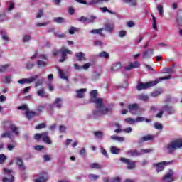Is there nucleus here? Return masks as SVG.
<instances>
[{
  "label": "nucleus",
  "instance_id": "0e129e2a",
  "mask_svg": "<svg viewBox=\"0 0 182 182\" xmlns=\"http://www.w3.org/2000/svg\"><path fill=\"white\" fill-rule=\"evenodd\" d=\"M79 22H88V18L85 16H81L80 18H77Z\"/></svg>",
  "mask_w": 182,
  "mask_h": 182
},
{
  "label": "nucleus",
  "instance_id": "ea45409f",
  "mask_svg": "<svg viewBox=\"0 0 182 182\" xmlns=\"http://www.w3.org/2000/svg\"><path fill=\"white\" fill-rule=\"evenodd\" d=\"M26 80V83H28V85L32 83V82H35L38 79V76L31 77L30 78H24Z\"/></svg>",
  "mask_w": 182,
  "mask_h": 182
},
{
  "label": "nucleus",
  "instance_id": "e2e57ef3",
  "mask_svg": "<svg viewBox=\"0 0 182 182\" xmlns=\"http://www.w3.org/2000/svg\"><path fill=\"white\" fill-rule=\"evenodd\" d=\"M157 9L159 12V15H161V16H163V14L164 13V11H163V6H157Z\"/></svg>",
  "mask_w": 182,
  "mask_h": 182
},
{
  "label": "nucleus",
  "instance_id": "f8f14e48",
  "mask_svg": "<svg viewBox=\"0 0 182 182\" xmlns=\"http://www.w3.org/2000/svg\"><path fill=\"white\" fill-rule=\"evenodd\" d=\"M154 50L153 48H149V49L145 50L142 54L143 58L144 59H149V58H151V56H153Z\"/></svg>",
  "mask_w": 182,
  "mask_h": 182
},
{
  "label": "nucleus",
  "instance_id": "338daca9",
  "mask_svg": "<svg viewBox=\"0 0 182 182\" xmlns=\"http://www.w3.org/2000/svg\"><path fill=\"white\" fill-rule=\"evenodd\" d=\"M131 65L132 66V68H139L140 66V63L138 61H135L134 63H131Z\"/></svg>",
  "mask_w": 182,
  "mask_h": 182
},
{
  "label": "nucleus",
  "instance_id": "2eb2a0df",
  "mask_svg": "<svg viewBox=\"0 0 182 182\" xmlns=\"http://www.w3.org/2000/svg\"><path fill=\"white\" fill-rule=\"evenodd\" d=\"M149 140H154V136L150 134L144 136L139 139V143H144V141H149Z\"/></svg>",
  "mask_w": 182,
  "mask_h": 182
},
{
  "label": "nucleus",
  "instance_id": "20e7f679",
  "mask_svg": "<svg viewBox=\"0 0 182 182\" xmlns=\"http://www.w3.org/2000/svg\"><path fill=\"white\" fill-rule=\"evenodd\" d=\"M34 139L36 140H42L46 144H52V140L49 137V132H46L41 134H35Z\"/></svg>",
  "mask_w": 182,
  "mask_h": 182
},
{
  "label": "nucleus",
  "instance_id": "79ce46f5",
  "mask_svg": "<svg viewBox=\"0 0 182 182\" xmlns=\"http://www.w3.org/2000/svg\"><path fill=\"white\" fill-rule=\"evenodd\" d=\"M138 99H139V100H142V102H147V100H149V96L141 94L138 96Z\"/></svg>",
  "mask_w": 182,
  "mask_h": 182
},
{
  "label": "nucleus",
  "instance_id": "473e14b6",
  "mask_svg": "<svg viewBox=\"0 0 182 182\" xmlns=\"http://www.w3.org/2000/svg\"><path fill=\"white\" fill-rule=\"evenodd\" d=\"M154 129H156V130H159L160 132H161V130H163V124L159 122H154Z\"/></svg>",
  "mask_w": 182,
  "mask_h": 182
},
{
  "label": "nucleus",
  "instance_id": "1a4fd4ad",
  "mask_svg": "<svg viewBox=\"0 0 182 182\" xmlns=\"http://www.w3.org/2000/svg\"><path fill=\"white\" fill-rule=\"evenodd\" d=\"M174 174V172L173 170H169L168 173L164 176V181L167 182H173L174 181V178H173V176Z\"/></svg>",
  "mask_w": 182,
  "mask_h": 182
},
{
  "label": "nucleus",
  "instance_id": "f257e3e1",
  "mask_svg": "<svg viewBox=\"0 0 182 182\" xmlns=\"http://www.w3.org/2000/svg\"><path fill=\"white\" fill-rule=\"evenodd\" d=\"M90 102L95 104V109L92 111L94 119H99L102 116H109L113 113V105L105 106L103 99L97 97V90H92Z\"/></svg>",
  "mask_w": 182,
  "mask_h": 182
},
{
  "label": "nucleus",
  "instance_id": "680f3d73",
  "mask_svg": "<svg viewBox=\"0 0 182 182\" xmlns=\"http://www.w3.org/2000/svg\"><path fill=\"white\" fill-rule=\"evenodd\" d=\"M160 95H161V92L159 91H154L153 92H151V95L152 96V97H157V96H160Z\"/></svg>",
  "mask_w": 182,
  "mask_h": 182
},
{
  "label": "nucleus",
  "instance_id": "0eeeda50",
  "mask_svg": "<svg viewBox=\"0 0 182 182\" xmlns=\"http://www.w3.org/2000/svg\"><path fill=\"white\" fill-rule=\"evenodd\" d=\"M120 161L122 163H124L125 164H127L128 166V170H134L136 168V162L127 159V158H120Z\"/></svg>",
  "mask_w": 182,
  "mask_h": 182
},
{
  "label": "nucleus",
  "instance_id": "c9c22d12",
  "mask_svg": "<svg viewBox=\"0 0 182 182\" xmlns=\"http://www.w3.org/2000/svg\"><path fill=\"white\" fill-rule=\"evenodd\" d=\"M8 68H9V65L5 64L4 65H0V73H4V72H6L8 70Z\"/></svg>",
  "mask_w": 182,
  "mask_h": 182
},
{
  "label": "nucleus",
  "instance_id": "39448f33",
  "mask_svg": "<svg viewBox=\"0 0 182 182\" xmlns=\"http://www.w3.org/2000/svg\"><path fill=\"white\" fill-rule=\"evenodd\" d=\"M173 161H161L157 164H154L153 166L156 168V171L157 173H160V171H163L164 170L165 166H170V164H173Z\"/></svg>",
  "mask_w": 182,
  "mask_h": 182
},
{
  "label": "nucleus",
  "instance_id": "6e6552de",
  "mask_svg": "<svg viewBox=\"0 0 182 182\" xmlns=\"http://www.w3.org/2000/svg\"><path fill=\"white\" fill-rule=\"evenodd\" d=\"M60 53L62 58L59 60V62H65L66 60V56H68V54L72 55V51L65 48V47H63L60 48Z\"/></svg>",
  "mask_w": 182,
  "mask_h": 182
},
{
  "label": "nucleus",
  "instance_id": "052dcab7",
  "mask_svg": "<svg viewBox=\"0 0 182 182\" xmlns=\"http://www.w3.org/2000/svg\"><path fill=\"white\" fill-rule=\"evenodd\" d=\"M175 72L176 70L170 67L165 69L164 73H174Z\"/></svg>",
  "mask_w": 182,
  "mask_h": 182
},
{
  "label": "nucleus",
  "instance_id": "7c9ffc66",
  "mask_svg": "<svg viewBox=\"0 0 182 182\" xmlns=\"http://www.w3.org/2000/svg\"><path fill=\"white\" fill-rule=\"evenodd\" d=\"M110 139H112V140H117V141H119V142L124 141V137L118 136H116V135L111 136Z\"/></svg>",
  "mask_w": 182,
  "mask_h": 182
},
{
  "label": "nucleus",
  "instance_id": "2f4dec72",
  "mask_svg": "<svg viewBox=\"0 0 182 182\" xmlns=\"http://www.w3.org/2000/svg\"><path fill=\"white\" fill-rule=\"evenodd\" d=\"M100 11H102V12H103L104 14L106 12H108L109 14H111L112 15H116V12L109 10V9H107V7H106V6L101 7Z\"/></svg>",
  "mask_w": 182,
  "mask_h": 182
},
{
  "label": "nucleus",
  "instance_id": "a18cd8bd",
  "mask_svg": "<svg viewBox=\"0 0 182 182\" xmlns=\"http://www.w3.org/2000/svg\"><path fill=\"white\" fill-rule=\"evenodd\" d=\"M94 136L97 137V139H102L103 137V132L100 131H97L94 132Z\"/></svg>",
  "mask_w": 182,
  "mask_h": 182
},
{
  "label": "nucleus",
  "instance_id": "c03bdc74",
  "mask_svg": "<svg viewBox=\"0 0 182 182\" xmlns=\"http://www.w3.org/2000/svg\"><path fill=\"white\" fill-rule=\"evenodd\" d=\"M31 39H32V36H31L30 35H24L22 38V42L23 43L29 42Z\"/></svg>",
  "mask_w": 182,
  "mask_h": 182
},
{
  "label": "nucleus",
  "instance_id": "c85d7f7f",
  "mask_svg": "<svg viewBox=\"0 0 182 182\" xmlns=\"http://www.w3.org/2000/svg\"><path fill=\"white\" fill-rule=\"evenodd\" d=\"M53 21L55 23H65V18L62 17H55Z\"/></svg>",
  "mask_w": 182,
  "mask_h": 182
},
{
  "label": "nucleus",
  "instance_id": "8fccbe9b",
  "mask_svg": "<svg viewBox=\"0 0 182 182\" xmlns=\"http://www.w3.org/2000/svg\"><path fill=\"white\" fill-rule=\"evenodd\" d=\"M152 18H153V24H152L153 28L155 31H157V21H156L155 16L153 15H152Z\"/></svg>",
  "mask_w": 182,
  "mask_h": 182
},
{
  "label": "nucleus",
  "instance_id": "9d476101",
  "mask_svg": "<svg viewBox=\"0 0 182 182\" xmlns=\"http://www.w3.org/2000/svg\"><path fill=\"white\" fill-rule=\"evenodd\" d=\"M49 180V176H48V173H44L43 175H41L38 178H34V182H46Z\"/></svg>",
  "mask_w": 182,
  "mask_h": 182
},
{
  "label": "nucleus",
  "instance_id": "603ef678",
  "mask_svg": "<svg viewBox=\"0 0 182 182\" xmlns=\"http://www.w3.org/2000/svg\"><path fill=\"white\" fill-rule=\"evenodd\" d=\"M77 31H79V28H76V27H71L69 30V33L70 35H75V32H77Z\"/></svg>",
  "mask_w": 182,
  "mask_h": 182
},
{
  "label": "nucleus",
  "instance_id": "f704fd0d",
  "mask_svg": "<svg viewBox=\"0 0 182 182\" xmlns=\"http://www.w3.org/2000/svg\"><path fill=\"white\" fill-rule=\"evenodd\" d=\"M110 152L112 154H119L120 153V149L116 146H112L110 148Z\"/></svg>",
  "mask_w": 182,
  "mask_h": 182
},
{
  "label": "nucleus",
  "instance_id": "69168bd1",
  "mask_svg": "<svg viewBox=\"0 0 182 182\" xmlns=\"http://www.w3.org/2000/svg\"><path fill=\"white\" fill-rule=\"evenodd\" d=\"M90 66H92L91 63H85L84 64L82 68V69H84L85 70H87V69H89L90 68Z\"/></svg>",
  "mask_w": 182,
  "mask_h": 182
},
{
  "label": "nucleus",
  "instance_id": "dca6fc26",
  "mask_svg": "<svg viewBox=\"0 0 182 182\" xmlns=\"http://www.w3.org/2000/svg\"><path fill=\"white\" fill-rule=\"evenodd\" d=\"M83 52L77 53L75 54V57L77 58V60L79 62H85L86 60V57Z\"/></svg>",
  "mask_w": 182,
  "mask_h": 182
},
{
  "label": "nucleus",
  "instance_id": "37998d69",
  "mask_svg": "<svg viewBox=\"0 0 182 182\" xmlns=\"http://www.w3.org/2000/svg\"><path fill=\"white\" fill-rule=\"evenodd\" d=\"M127 154H128V156H139V152L136 150H129L127 151Z\"/></svg>",
  "mask_w": 182,
  "mask_h": 182
},
{
  "label": "nucleus",
  "instance_id": "b1692460",
  "mask_svg": "<svg viewBox=\"0 0 182 182\" xmlns=\"http://www.w3.org/2000/svg\"><path fill=\"white\" fill-rule=\"evenodd\" d=\"M11 133L14 134V136L19 135V129L16 125L13 124L11 127Z\"/></svg>",
  "mask_w": 182,
  "mask_h": 182
},
{
  "label": "nucleus",
  "instance_id": "c756f323",
  "mask_svg": "<svg viewBox=\"0 0 182 182\" xmlns=\"http://www.w3.org/2000/svg\"><path fill=\"white\" fill-rule=\"evenodd\" d=\"M37 65H38V68H45V66H46L48 65V63L45 62L43 60H37Z\"/></svg>",
  "mask_w": 182,
  "mask_h": 182
},
{
  "label": "nucleus",
  "instance_id": "412c9836",
  "mask_svg": "<svg viewBox=\"0 0 182 182\" xmlns=\"http://www.w3.org/2000/svg\"><path fill=\"white\" fill-rule=\"evenodd\" d=\"M114 29V26L112 23H106L105 24V31L106 32L112 33L113 32V30Z\"/></svg>",
  "mask_w": 182,
  "mask_h": 182
},
{
  "label": "nucleus",
  "instance_id": "5701e85b",
  "mask_svg": "<svg viewBox=\"0 0 182 182\" xmlns=\"http://www.w3.org/2000/svg\"><path fill=\"white\" fill-rule=\"evenodd\" d=\"M62 98H56L54 102V106L57 109H62Z\"/></svg>",
  "mask_w": 182,
  "mask_h": 182
},
{
  "label": "nucleus",
  "instance_id": "cd10ccee",
  "mask_svg": "<svg viewBox=\"0 0 182 182\" xmlns=\"http://www.w3.org/2000/svg\"><path fill=\"white\" fill-rule=\"evenodd\" d=\"M14 124H12V122L10 121H6L4 122V130H9L12 127Z\"/></svg>",
  "mask_w": 182,
  "mask_h": 182
},
{
  "label": "nucleus",
  "instance_id": "5fc2aeb1",
  "mask_svg": "<svg viewBox=\"0 0 182 182\" xmlns=\"http://www.w3.org/2000/svg\"><path fill=\"white\" fill-rule=\"evenodd\" d=\"M1 35L3 41H8L9 38L8 36H6V31H1Z\"/></svg>",
  "mask_w": 182,
  "mask_h": 182
},
{
  "label": "nucleus",
  "instance_id": "4468645a",
  "mask_svg": "<svg viewBox=\"0 0 182 182\" xmlns=\"http://www.w3.org/2000/svg\"><path fill=\"white\" fill-rule=\"evenodd\" d=\"M16 164H17V166H18L20 170H23V171H25V170H26V166H25V164H23V161H22L21 158L16 159Z\"/></svg>",
  "mask_w": 182,
  "mask_h": 182
},
{
  "label": "nucleus",
  "instance_id": "6e6d98bb",
  "mask_svg": "<svg viewBox=\"0 0 182 182\" xmlns=\"http://www.w3.org/2000/svg\"><path fill=\"white\" fill-rule=\"evenodd\" d=\"M36 129L37 130H39V129H46V124H45V123L39 124L38 125H37V126L36 127Z\"/></svg>",
  "mask_w": 182,
  "mask_h": 182
},
{
  "label": "nucleus",
  "instance_id": "6ab92c4d",
  "mask_svg": "<svg viewBox=\"0 0 182 182\" xmlns=\"http://www.w3.org/2000/svg\"><path fill=\"white\" fill-rule=\"evenodd\" d=\"M128 109L132 114H134L135 110H139V104H131L128 106Z\"/></svg>",
  "mask_w": 182,
  "mask_h": 182
},
{
  "label": "nucleus",
  "instance_id": "423d86ee",
  "mask_svg": "<svg viewBox=\"0 0 182 182\" xmlns=\"http://www.w3.org/2000/svg\"><path fill=\"white\" fill-rule=\"evenodd\" d=\"M14 170L4 168V174L5 176H8V177L3 178V182H14L15 181V178L14 177Z\"/></svg>",
  "mask_w": 182,
  "mask_h": 182
},
{
  "label": "nucleus",
  "instance_id": "9b49d317",
  "mask_svg": "<svg viewBox=\"0 0 182 182\" xmlns=\"http://www.w3.org/2000/svg\"><path fill=\"white\" fill-rule=\"evenodd\" d=\"M86 92H87V90L86 88H81L80 90H77L76 91V97H77V99H83V97H85V93H86Z\"/></svg>",
  "mask_w": 182,
  "mask_h": 182
},
{
  "label": "nucleus",
  "instance_id": "393cba45",
  "mask_svg": "<svg viewBox=\"0 0 182 182\" xmlns=\"http://www.w3.org/2000/svg\"><path fill=\"white\" fill-rule=\"evenodd\" d=\"M122 69V63H115L112 67V70L114 72H117V70H120Z\"/></svg>",
  "mask_w": 182,
  "mask_h": 182
},
{
  "label": "nucleus",
  "instance_id": "bb28decb",
  "mask_svg": "<svg viewBox=\"0 0 182 182\" xmlns=\"http://www.w3.org/2000/svg\"><path fill=\"white\" fill-rule=\"evenodd\" d=\"M38 96H41V97H48L49 96L48 94L45 92L43 89H40L37 91Z\"/></svg>",
  "mask_w": 182,
  "mask_h": 182
},
{
  "label": "nucleus",
  "instance_id": "a19ab883",
  "mask_svg": "<svg viewBox=\"0 0 182 182\" xmlns=\"http://www.w3.org/2000/svg\"><path fill=\"white\" fill-rule=\"evenodd\" d=\"M100 177V176L99 175H95L92 173L88 175V178L91 180V181H96V180H97V178H99Z\"/></svg>",
  "mask_w": 182,
  "mask_h": 182
},
{
  "label": "nucleus",
  "instance_id": "bf43d9fd",
  "mask_svg": "<svg viewBox=\"0 0 182 182\" xmlns=\"http://www.w3.org/2000/svg\"><path fill=\"white\" fill-rule=\"evenodd\" d=\"M43 15H44L43 10L39 9L38 12L37 13L36 18H42Z\"/></svg>",
  "mask_w": 182,
  "mask_h": 182
},
{
  "label": "nucleus",
  "instance_id": "a211bd4d",
  "mask_svg": "<svg viewBox=\"0 0 182 182\" xmlns=\"http://www.w3.org/2000/svg\"><path fill=\"white\" fill-rule=\"evenodd\" d=\"M103 31H105V28H101L100 29H93L91 30L90 32V33H92L93 35H100V36H105V34H103Z\"/></svg>",
  "mask_w": 182,
  "mask_h": 182
},
{
  "label": "nucleus",
  "instance_id": "f3484780",
  "mask_svg": "<svg viewBox=\"0 0 182 182\" xmlns=\"http://www.w3.org/2000/svg\"><path fill=\"white\" fill-rule=\"evenodd\" d=\"M110 0H91L87 4V6H95V5H97V4H100V2H109Z\"/></svg>",
  "mask_w": 182,
  "mask_h": 182
},
{
  "label": "nucleus",
  "instance_id": "13d9d810",
  "mask_svg": "<svg viewBox=\"0 0 182 182\" xmlns=\"http://www.w3.org/2000/svg\"><path fill=\"white\" fill-rule=\"evenodd\" d=\"M50 23V21H47L46 23H37L36 24V26L38 28H41V26H46V25H49Z\"/></svg>",
  "mask_w": 182,
  "mask_h": 182
},
{
  "label": "nucleus",
  "instance_id": "09e8293b",
  "mask_svg": "<svg viewBox=\"0 0 182 182\" xmlns=\"http://www.w3.org/2000/svg\"><path fill=\"white\" fill-rule=\"evenodd\" d=\"M7 157L4 154H0V164H4L6 160Z\"/></svg>",
  "mask_w": 182,
  "mask_h": 182
},
{
  "label": "nucleus",
  "instance_id": "4d7b16f0",
  "mask_svg": "<svg viewBox=\"0 0 182 182\" xmlns=\"http://www.w3.org/2000/svg\"><path fill=\"white\" fill-rule=\"evenodd\" d=\"M33 66H35V63L28 62L26 64V69L31 70V69H33Z\"/></svg>",
  "mask_w": 182,
  "mask_h": 182
},
{
  "label": "nucleus",
  "instance_id": "ddd939ff",
  "mask_svg": "<svg viewBox=\"0 0 182 182\" xmlns=\"http://www.w3.org/2000/svg\"><path fill=\"white\" fill-rule=\"evenodd\" d=\"M161 109H163V110H166V112H167L168 114H174V113H176V109L168 106V105H164L163 107H161Z\"/></svg>",
  "mask_w": 182,
  "mask_h": 182
},
{
  "label": "nucleus",
  "instance_id": "58836bf2",
  "mask_svg": "<svg viewBox=\"0 0 182 182\" xmlns=\"http://www.w3.org/2000/svg\"><path fill=\"white\" fill-rule=\"evenodd\" d=\"M98 57L104 58L105 59H109V53H107V52L102 51L99 53Z\"/></svg>",
  "mask_w": 182,
  "mask_h": 182
},
{
  "label": "nucleus",
  "instance_id": "49530a36",
  "mask_svg": "<svg viewBox=\"0 0 182 182\" xmlns=\"http://www.w3.org/2000/svg\"><path fill=\"white\" fill-rule=\"evenodd\" d=\"M124 122H126V123H129V124H134V123H136V119L133 118H126Z\"/></svg>",
  "mask_w": 182,
  "mask_h": 182
},
{
  "label": "nucleus",
  "instance_id": "aec40b11",
  "mask_svg": "<svg viewBox=\"0 0 182 182\" xmlns=\"http://www.w3.org/2000/svg\"><path fill=\"white\" fill-rule=\"evenodd\" d=\"M109 126H111V127H113V126H115L117 128V129L114 130V133H122V132H123L122 130V126L119 123L114 124L113 122H110Z\"/></svg>",
  "mask_w": 182,
  "mask_h": 182
},
{
  "label": "nucleus",
  "instance_id": "a878e982",
  "mask_svg": "<svg viewBox=\"0 0 182 182\" xmlns=\"http://www.w3.org/2000/svg\"><path fill=\"white\" fill-rule=\"evenodd\" d=\"M90 168H95L96 170H100L102 168V166L98 163H92L89 165Z\"/></svg>",
  "mask_w": 182,
  "mask_h": 182
},
{
  "label": "nucleus",
  "instance_id": "4c0bfd02",
  "mask_svg": "<svg viewBox=\"0 0 182 182\" xmlns=\"http://www.w3.org/2000/svg\"><path fill=\"white\" fill-rule=\"evenodd\" d=\"M102 76V73L100 72H95L92 74V80H97Z\"/></svg>",
  "mask_w": 182,
  "mask_h": 182
},
{
  "label": "nucleus",
  "instance_id": "864d4df0",
  "mask_svg": "<svg viewBox=\"0 0 182 182\" xmlns=\"http://www.w3.org/2000/svg\"><path fill=\"white\" fill-rule=\"evenodd\" d=\"M177 22L178 25H182V13L181 12H178V14Z\"/></svg>",
  "mask_w": 182,
  "mask_h": 182
},
{
  "label": "nucleus",
  "instance_id": "774afa93",
  "mask_svg": "<svg viewBox=\"0 0 182 182\" xmlns=\"http://www.w3.org/2000/svg\"><path fill=\"white\" fill-rule=\"evenodd\" d=\"M95 19H96V16H91L90 18H88V23H93Z\"/></svg>",
  "mask_w": 182,
  "mask_h": 182
},
{
  "label": "nucleus",
  "instance_id": "3c124183",
  "mask_svg": "<svg viewBox=\"0 0 182 182\" xmlns=\"http://www.w3.org/2000/svg\"><path fill=\"white\" fill-rule=\"evenodd\" d=\"M1 139H6V137H8L9 139H12V137H11V133H9V132H6L5 133L2 134L1 135Z\"/></svg>",
  "mask_w": 182,
  "mask_h": 182
},
{
  "label": "nucleus",
  "instance_id": "7ed1b4c3",
  "mask_svg": "<svg viewBox=\"0 0 182 182\" xmlns=\"http://www.w3.org/2000/svg\"><path fill=\"white\" fill-rule=\"evenodd\" d=\"M182 147V139H175L173 141L168 144L167 149L169 153H173L174 150H177V149H181Z\"/></svg>",
  "mask_w": 182,
  "mask_h": 182
},
{
  "label": "nucleus",
  "instance_id": "de8ad7c7",
  "mask_svg": "<svg viewBox=\"0 0 182 182\" xmlns=\"http://www.w3.org/2000/svg\"><path fill=\"white\" fill-rule=\"evenodd\" d=\"M58 73L60 79H63L64 80H68V77L65 75V73H63V71H62L61 70H59Z\"/></svg>",
  "mask_w": 182,
  "mask_h": 182
},
{
  "label": "nucleus",
  "instance_id": "e433bc0d",
  "mask_svg": "<svg viewBox=\"0 0 182 182\" xmlns=\"http://www.w3.org/2000/svg\"><path fill=\"white\" fill-rule=\"evenodd\" d=\"M125 4H130V6H136L137 5V2L136 0H122Z\"/></svg>",
  "mask_w": 182,
  "mask_h": 182
},
{
  "label": "nucleus",
  "instance_id": "72a5a7b5",
  "mask_svg": "<svg viewBox=\"0 0 182 182\" xmlns=\"http://www.w3.org/2000/svg\"><path fill=\"white\" fill-rule=\"evenodd\" d=\"M12 79V77L11 75H6L4 77L2 78L1 81L3 83H11V80Z\"/></svg>",
  "mask_w": 182,
  "mask_h": 182
},
{
  "label": "nucleus",
  "instance_id": "f03ea898",
  "mask_svg": "<svg viewBox=\"0 0 182 182\" xmlns=\"http://www.w3.org/2000/svg\"><path fill=\"white\" fill-rule=\"evenodd\" d=\"M171 79V75H168L166 77H163L159 79H156L155 81H151L146 83L141 82L136 87L137 90H143L144 89H149L150 87H153V86H156L157 83H160L162 80H167Z\"/></svg>",
  "mask_w": 182,
  "mask_h": 182
},
{
  "label": "nucleus",
  "instance_id": "4be33fe9",
  "mask_svg": "<svg viewBox=\"0 0 182 182\" xmlns=\"http://www.w3.org/2000/svg\"><path fill=\"white\" fill-rule=\"evenodd\" d=\"M36 114V112H33V111H31L29 109H27L26 111V116L27 117V119H28V120H31V119H32V117H35Z\"/></svg>",
  "mask_w": 182,
  "mask_h": 182
}]
</instances>
